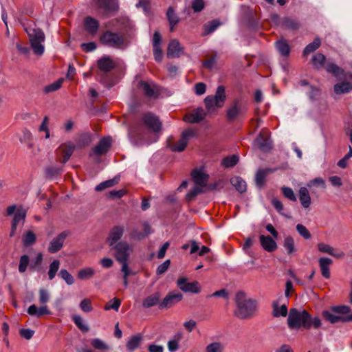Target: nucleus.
Instances as JSON below:
<instances>
[{"label":"nucleus","mask_w":352,"mask_h":352,"mask_svg":"<svg viewBox=\"0 0 352 352\" xmlns=\"http://www.w3.org/2000/svg\"><path fill=\"white\" fill-rule=\"evenodd\" d=\"M288 327L292 329L300 327L309 329L311 327L318 328L321 325L319 318H313L306 310L299 311L295 308L291 309L287 318Z\"/></svg>","instance_id":"1"},{"label":"nucleus","mask_w":352,"mask_h":352,"mask_svg":"<svg viewBox=\"0 0 352 352\" xmlns=\"http://www.w3.org/2000/svg\"><path fill=\"white\" fill-rule=\"evenodd\" d=\"M235 303L236 309L234 311V315L240 319H249L256 311V302L248 298L243 292H238L236 294Z\"/></svg>","instance_id":"2"},{"label":"nucleus","mask_w":352,"mask_h":352,"mask_svg":"<svg viewBox=\"0 0 352 352\" xmlns=\"http://www.w3.org/2000/svg\"><path fill=\"white\" fill-rule=\"evenodd\" d=\"M331 74L340 80L333 87L336 94H344L352 91L351 74L344 73L342 69L333 63H331Z\"/></svg>","instance_id":"3"},{"label":"nucleus","mask_w":352,"mask_h":352,"mask_svg":"<svg viewBox=\"0 0 352 352\" xmlns=\"http://www.w3.org/2000/svg\"><path fill=\"white\" fill-rule=\"evenodd\" d=\"M226 95L225 87L222 85L217 87L214 95L207 96L204 104L208 113H214L218 109L221 108L226 101Z\"/></svg>","instance_id":"4"},{"label":"nucleus","mask_w":352,"mask_h":352,"mask_svg":"<svg viewBox=\"0 0 352 352\" xmlns=\"http://www.w3.org/2000/svg\"><path fill=\"white\" fill-rule=\"evenodd\" d=\"M100 42L104 45L120 49L124 45L125 38L123 34L106 30L100 35Z\"/></svg>","instance_id":"5"},{"label":"nucleus","mask_w":352,"mask_h":352,"mask_svg":"<svg viewBox=\"0 0 352 352\" xmlns=\"http://www.w3.org/2000/svg\"><path fill=\"white\" fill-rule=\"evenodd\" d=\"M113 251V255L119 263L127 262L133 248L126 241H120L117 245L110 247Z\"/></svg>","instance_id":"6"},{"label":"nucleus","mask_w":352,"mask_h":352,"mask_svg":"<svg viewBox=\"0 0 352 352\" xmlns=\"http://www.w3.org/2000/svg\"><path fill=\"white\" fill-rule=\"evenodd\" d=\"M246 111V105L240 100H234L226 111L227 120L229 122H233L243 117Z\"/></svg>","instance_id":"7"},{"label":"nucleus","mask_w":352,"mask_h":352,"mask_svg":"<svg viewBox=\"0 0 352 352\" xmlns=\"http://www.w3.org/2000/svg\"><path fill=\"white\" fill-rule=\"evenodd\" d=\"M349 311V307L346 305L331 307V323L352 321V313Z\"/></svg>","instance_id":"8"},{"label":"nucleus","mask_w":352,"mask_h":352,"mask_svg":"<svg viewBox=\"0 0 352 352\" xmlns=\"http://www.w3.org/2000/svg\"><path fill=\"white\" fill-rule=\"evenodd\" d=\"M138 89L148 98H157L160 95V90L153 81L140 80L138 85Z\"/></svg>","instance_id":"9"},{"label":"nucleus","mask_w":352,"mask_h":352,"mask_svg":"<svg viewBox=\"0 0 352 352\" xmlns=\"http://www.w3.org/2000/svg\"><path fill=\"white\" fill-rule=\"evenodd\" d=\"M195 135V131L192 129H187L182 132L181 138L176 143L170 145V148L174 152H182L185 150L190 139Z\"/></svg>","instance_id":"10"},{"label":"nucleus","mask_w":352,"mask_h":352,"mask_svg":"<svg viewBox=\"0 0 352 352\" xmlns=\"http://www.w3.org/2000/svg\"><path fill=\"white\" fill-rule=\"evenodd\" d=\"M183 296L181 293L175 291L169 292L159 304L161 309H168L173 307L182 300Z\"/></svg>","instance_id":"11"},{"label":"nucleus","mask_w":352,"mask_h":352,"mask_svg":"<svg viewBox=\"0 0 352 352\" xmlns=\"http://www.w3.org/2000/svg\"><path fill=\"white\" fill-rule=\"evenodd\" d=\"M142 122L153 132L157 133L161 130L162 123L158 118L152 113H146L142 116Z\"/></svg>","instance_id":"12"},{"label":"nucleus","mask_w":352,"mask_h":352,"mask_svg":"<svg viewBox=\"0 0 352 352\" xmlns=\"http://www.w3.org/2000/svg\"><path fill=\"white\" fill-rule=\"evenodd\" d=\"M69 232L68 231H63L60 233L57 236L54 238L49 243L48 252L50 253H56L60 250L63 248L64 242L67 237L69 236Z\"/></svg>","instance_id":"13"},{"label":"nucleus","mask_w":352,"mask_h":352,"mask_svg":"<svg viewBox=\"0 0 352 352\" xmlns=\"http://www.w3.org/2000/svg\"><path fill=\"white\" fill-rule=\"evenodd\" d=\"M177 285L179 289L184 292L198 294L201 290L199 284L197 281L188 283L187 278L185 277L179 278L177 281Z\"/></svg>","instance_id":"14"},{"label":"nucleus","mask_w":352,"mask_h":352,"mask_svg":"<svg viewBox=\"0 0 352 352\" xmlns=\"http://www.w3.org/2000/svg\"><path fill=\"white\" fill-rule=\"evenodd\" d=\"M124 232V227L123 226H116L113 227L109 233L107 241L109 247L117 245L122 237Z\"/></svg>","instance_id":"15"},{"label":"nucleus","mask_w":352,"mask_h":352,"mask_svg":"<svg viewBox=\"0 0 352 352\" xmlns=\"http://www.w3.org/2000/svg\"><path fill=\"white\" fill-rule=\"evenodd\" d=\"M207 113L202 108L199 107L194 109L192 113L186 115L184 119L189 123H197L203 120Z\"/></svg>","instance_id":"16"},{"label":"nucleus","mask_w":352,"mask_h":352,"mask_svg":"<svg viewBox=\"0 0 352 352\" xmlns=\"http://www.w3.org/2000/svg\"><path fill=\"white\" fill-rule=\"evenodd\" d=\"M98 67L103 72L107 73L116 67V63L109 56L104 55L97 61Z\"/></svg>","instance_id":"17"},{"label":"nucleus","mask_w":352,"mask_h":352,"mask_svg":"<svg viewBox=\"0 0 352 352\" xmlns=\"http://www.w3.org/2000/svg\"><path fill=\"white\" fill-rule=\"evenodd\" d=\"M74 149L75 146L71 142L63 144L59 146L57 152L60 153V154L61 155L62 159L60 160V161L63 164H65L70 158Z\"/></svg>","instance_id":"18"},{"label":"nucleus","mask_w":352,"mask_h":352,"mask_svg":"<svg viewBox=\"0 0 352 352\" xmlns=\"http://www.w3.org/2000/svg\"><path fill=\"white\" fill-rule=\"evenodd\" d=\"M193 182L201 187L206 186L209 175L205 173L201 169H194L191 173Z\"/></svg>","instance_id":"19"},{"label":"nucleus","mask_w":352,"mask_h":352,"mask_svg":"<svg viewBox=\"0 0 352 352\" xmlns=\"http://www.w3.org/2000/svg\"><path fill=\"white\" fill-rule=\"evenodd\" d=\"M111 145V138L109 137L103 138L101 139L94 148L93 153L96 155H102L105 154Z\"/></svg>","instance_id":"20"},{"label":"nucleus","mask_w":352,"mask_h":352,"mask_svg":"<svg viewBox=\"0 0 352 352\" xmlns=\"http://www.w3.org/2000/svg\"><path fill=\"white\" fill-rule=\"evenodd\" d=\"M280 25L283 28L291 31H296L301 27L300 22L298 19L290 16L283 18Z\"/></svg>","instance_id":"21"},{"label":"nucleus","mask_w":352,"mask_h":352,"mask_svg":"<svg viewBox=\"0 0 352 352\" xmlns=\"http://www.w3.org/2000/svg\"><path fill=\"white\" fill-rule=\"evenodd\" d=\"M259 241L263 249L268 252H272L277 248L276 242L270 236L261 235Z\"/></svg>","instance_id":"22"},{"label":"nucleus","mask_w":352,"mask_h":352,"mask_svg":"<svg viewBox=\"0 0 352 352\" xmlns=\"http://www.w3.org/2000/svg\"><path fill=\"white\" fill-rule=\"evenodd\" d=\"M84 26L89 34L94 36L98 32L99 21L91 16H87L84 19Z\"/></svg>","instance_id":"23"},{"label":"nucleus","mask_w":352,"mask_h":352,"mask_svg":"<svg viewBox=\"0 0 352 352\" xmlns=\"http://www.w3.org/2000/svg\"><path fill=\"white\" fill-rule=\"evenodd\" d=\"M96 5L106 12L116 11L118 8L117 0H96Z\"/></svg>","instance_id":"24"},{"label":"nucleus","mask_w":352,"mask_h":352,"mask_svg":"<svg viewBox=\"0 0 352 352\" xmlns=\"http://www.w3.org/2000/svg\"><path fill=\"white\" fill-rule=\"evenodd\" d=\"M182 50L179 42L177 39H173L168 46L167 56L168 58L179 57L182 52Z\"/></svg>","instance_id":"25"},{"label":"nucleus","mask_w":352,"mask_h":352,"mask_svg":"<svg viewBox=\"0 0 352 352\" xmlns=\"http://www.w3.org/2000/svg\"><path fill=\"white\" fill-rule=\"evenodd\" d=\"M255 144L258 148L263 152H268L272 148V142L263 133H260L255 140Z\"/></svg>","instance_id":"26"},{"label":"nucleus","mask_w":352,"mask_h":352,"mask_svg":"<svg viewBox=\"0 0 352 352\" xmlns=\"http://www.w3.org/2000/svg\"><path fill=\"white\" fill-rule=\"evenodd\" d=\"M27 312L29 315L36 318H41L44 315H49L51 314L47 306L43 305L41 307H37L35 305H30L28 307Z\"/></svg>","instance_id":"27"},{"label":"nucleus","mask_w":352,"mask_h":352,"mask_svg":"<svg viewBox=\"0 0 352 352\" xmlns=\"http://www.w3.org/2000/svg\"><path fill=\"white\" fill-rule=\"evenodd\" d=\"M160 294L159 292H155L152 295H150L145 298L142 302V306L144 308H149L151 307L155 306L160 303Z\"/></svg>","instance_id":"28"},{"label":"nucleus","mask_w":352,"mask_h":352,"mask_svg":"<svg viewBox=\"0 0 352 352\" xmlns=\"http://www.w3.org/2000/svg\"><path fill=\"white\" fill-rule=\"evenodd\" d=\"M230 183L240 193L245 192L247 190L246 182L240 177L235 176L232 177Z\"/></svg>","instance_id":"29"},{"label":"nucleus","mask_w":352,"mask_h":352,"mask_svg":"<svg viewBox=\"0 0 352 352\" xmlns=\"http://www.w3.org/2000/svg\"><path fill=\"white\" fill-rule=\"evenodd\" d=\"M321 45V41L319 38L316 37L314 38L313 42L308 44L302 52V56H307L310 54L317 50Z\"/></svg>","instance_id":"30"},{"label":"nucleus","mask_w":352,"mask_h":352,"mask_svg":"<svg viewBox=\"0 0 352 352\" xmlns=\"http://www.w3.org/2000/svg\"><path fill=\"white\" fill-rule=\"evenodd\" d=\"M299 199L304 208H308L311 203V197L307 188L301 187L299 190Z\"/></svg>","instance_id":"31"},{"label":"nucleus","mask_w":352,"mask_h":352,"mask_svg":"<svg viewBox=\"0 0 352 352\" xmlns=\"http://www.w3.org/2000/svg\"><path fill=\"white\" fill-rule=\"evenodd\" d=\"M167 19L170 24V31H174V27L176 25L179 19L177 15L175 14L173 7H169L166 12Z\"/></svg>","instance_id":"32"},{"label":"nucleus","mask_w":352,"mask_h":352,"mask_svg":"<svg viewBox=\"0 0 352 352\" xmlns=\"http://www.w3.org/2000/svg\"><path fill=\"white\" fill-rule=\"evenodd\" d=\"M272 315L274 317L286 316L287 315V307L285 305H283L280 307L278 305V302L274 301L272 302Z\"/></svg>","instance_id":"33"},{"label":"nucleus","mask_w":352,"mask_h":352,"mask_svg":"<svg viewBox=\"0 0 352 352\" xmlns=\"http://www.w3.org/2000/svg\"><path fill=\"white\" fill-rule=\"evenodd\" d=\"M119 181H120V177L116 176V177H113V179H109V180H107V181L100 183L98 185H97L95 187V190L99 192V191H102L106 188L113 187V186L118 184Z\"/></svg>","instance_id":"34"},{"label":"nucleus","mask_w":352,"mask_h":352,"mask_svg":"<svg viewBox=\"0 0 352 352\" xmlns=\"http://www.w3.org/2000/svg\"><path fill=\"white\" fill-rule=\"evenodd\" d=\"M28 34L30 42L45 41V36L41 29H32Z\"/></svg>","instance_id":"35"},{"label":"nucleus","mask_w":352,"mask_h":352,"mask_svg":"<svg viewBox=\"0 0 352 352\" xmlns=\"http://www.w3.org/2000/svg\"><path fill=\"white\" fill-rule=\"evenodd\" d=\"M276 47L278 52L283 56H288L290 53V47L285 40L278 41L276 43Z\"/></svg>","instance_id":"36"},{"label":"nucleus","mask_w":352,"mask_h":352,"mask_svg":"<svg viewBox=\"0 0 352 352\" xmlns=\"http://www.w3.org/2000/svg\"><path fill=\"white\" fill-rule=\"evenodd\" d=\"M221 25L219 20H213L208 22L204 25V35H208L214 32Z\"/></svg>","instance_id":"37"},{"label":"nucleus","mask_w":352,"mask_h":352,"mask_svg":"<svg viewBox=\"0 0 352 352\" xmlns=\"http://www.w3.org/2000/svg\"><path fill=\"white\" fill-rule=\"evenodd\" d=\"M224 345L219 341L209 343L205 348L204 352H223Z\"/></svg>","instance_id":"38"},{"label":"nucleus","mask_w":352,"mask_h":352,"mask_svg":"<svg viewBox=\"0 0 352 352\" xmlns=\"http://www.w3.org/2000/svg\"><path fill=\"white\" fill-rule=\"evenodd\" d=\"M325 59L324 55L321 53H317L313 56L311 62L316 69H320L324 67Z\"/></svg>","instance_id":"39"},{"label":"nucleus","mask_w":352,"mask_h":352,"mask_svg":"<svg viewBox=\"0 0 352 352\" xmlns=\"http://www.w3.org/2000/svg\"><path fill=\"white\" fill-rule=\"evenodd\" d=\"M142 339V338L140 335H135L131 337L126 343L127 349L131 351H134L139 346Z\"/></svg>","instance_id":"40"},{"label":"nucleus","mask_w":352,"mask_h":352,"mask_svg":"<svg viewBox=\"0 0 352 352\" xmlns=\"http://www.w3.org/2000/svg\"><path fill=\"white\" fill-rule=\"evenodd\" d=\"M36 241V234L32 231L28 230L27 231L23 239V245L25 247H29L32 245L34 243H35Z\"/></svg>","instance_id":"41"},{"label":"nucleus","mask_w":352,"mask_h":352,"mask_svg":"<svg viewBox=\"0 0 352 352\" xmlns=\"http://www.w3.org/2000/svg\"><path fill=\"white\" fill-rule=\"evenodd\" d=\"M60 267V261L58 259H54L49 266V270L47 272L49 280H52L54 278L57 272Z\"/></svg>","instance_id":"42"},{"label":"nucleus","mask_w":352,"mask_h":352,"mask_svg":"<svg viewBox=\"0 0 352 352\" xmlns=\"http://www.w3.org/2000/svg\"><path fill=\"white\" fill-rule=\"evenodd\" d=\"M43 259V257L42 253H38L35 258L30 263V270L32 271L40 270Z\"/></svg>","instance_id":"43"},{"label":"nucleus","mask_w":352,"mask_h":352,"mask_svg":"<svg viewBox=\"0 0 352 352\" xmlns=\"http://www.w3.org/2000/svg\"><path fill=\"white\" fill-rule=\"evenodd\" d=\"M319 262L322 276L328 278L330 276L329 272L330 259L328 258H321Z\"/></svg>","instance_id":"44"},{"label":"nucleus","mask_w":352,"mask_h":352,"mask_svg":"<svg viewBox=\"0 0 352 352\" xmlns=\"http://www.w3.org/2000/svg\"><path fill=\"white\" fill-rule=\"evenodd\" d=\"M92 141V135L91 133H83L79 136L77 140V146L83 147L89 145Z\"/></svg>","instance_id":"45"},{"label":"nucleus","mask_w":352,"mask_h":352,"mask_svg":"<svg viewBox=\"0 0 352 352\" xmlns=\"http://www.w3.org/2000/svg\"><path fill=\"white\" fill-rule=\"evenodd\" d=\"M63 82V79L59 78L56 81L46 85L43 89L44 92L45 94H48L59 89L62 86Z\"/></svg>","instance_id":"46"},{"label":"nucleus","mask_w":352,"mask_h":352,"mask_svg":"<svg viewBox=\"0 0 352 352\" xmlns=\"http://www.w3.org/2000/svg\"><path fill=\"white\" fill-rule=\"evenodd\" d=\"M283 247L287 250L288 254H292L296 252L294 241L290 236H287L284 239Z\"/></svg>","instance_id":"47"},{"label":"nucleus","mask_w":352,"mask_h":352,"mask_svg":"<svg viewBox=\"0 0 352 352\" xmlns=\"http://www.w3.org/2000/svg\"><path fill=\"white\" fill-rule=\"evenodd\" d=\"M91 346L97 350L107 351L110 349L109 346L99 338H94L91 340Z\"/></svg>","instance_id":"48"},{"label":"nucleus","mask_w":352,"mask_h":352,"mask_svg":"<svg viewBox=\"0 0 352 352\" xmlns=\"http://www.w3.org/2000/svg\"><path fill=\"white\" fill-rule=\"evenodd\" d=\"M63 172V168L58 166H49L45 169L46 177L52 179Z\"/></svg>","instance_id":"49"},{"label":"nucleus","mask_w":352,"mask_h":352,"mask_svg":"<svg viewBox=\"0 0 352 352\" xmlns=\"http://www.w3.org/2000/svg\"><path fill=\"white\" fill-rule=\"evenodd\" d=\"M95 274V271L91 267H86L82 269L78 272V277L79 279L85 280L89 278H91Z\"/></svg>","instance_id":"50"},{"label":"nucleus","mask_w":352,"mask_h":352,"mask_svg":"<svg viewBox=\"0 0 352 352\" xmlns=\"http://www.w3.org/2000/svg\"><path fill=\"white\" fill-rule=\"evenodd\" d=\"M267 172V170L263 169H260L256 172L255 176V182L256 186H258L260 188L263 186Z\"/></svg>","instance_id":"51"},{"label":"nucleus","mask_w":352,"mask_h":352,"mask_svg":"<svg viewBox=\"0 0 352 352\" xmlns=\"http://www.w3.org/2000/svg\"><path fill=\"white\" fill-rule=\"evenodd\" d=\"M239 162V157L236 155H233L229 157H225L222 160V165L226 168L233 167Z\"/></svg>","instance_id":"52"},{"label":"nucleus","mask_w":352,"mask_h":352,"mask_svg":"<svg viewBox=\"0 0 352 352\" xmlns=\"http://www.w3.org/2000/svg\"><path fill=\"white\" fill-rule=\"evenodd\" d=\"M73 321L75 324L83 332H87L89 331V327L85 323L82 318L78 315H74L72 317Z\"/></svg>","instance_id":"53"},{"label":"nucleus","mask_w":352,"mask_h":352,"mask_svg":"<svg viewBox=\"0 0 352 352\" xmlns=\"http://www.w3.org/2000/svg\"><path fill=\"white\" fill-rule=\"evenodd\" d=\"M181 339V334H177L175 338L168 342L167 346L170 352H175L179 349V341Z\"/></svg>","instance_id":"54"},{"label":"nucleus","mask_w":352,"mask_h":352,"mask_svg":"<svg viewBox=\"0 0 352 352\" xmlns=\"http://www.w3.org/2000/svg\"><path fill=\"white\" fill-rule=\"evenodd\" d=\"M58 276L69 285H71L74 283V278L73 276L70 274L69 272L65 269L60 270Z\"/></svg>","instance_id":"55"},{"label":"nucleus","mask_w":352,"mask_h":352,"mask_svg":"<svg viewBox=\"0 0 352 352\" xmlns=\"http://www.w3.org/2000/svg\"><path fill=\"white\" fill-rule=\"evenodd\" d=\"M121 305V300L117 298H114L112 300H109L106 305L104 306L105 310L113 309L116 311H118L119 307Z\"/></svg>","instance_id":"56"},{"label":"nucleus","mask_w":352,"mask_h":352,"mask_svg":"<svg viewBox=\"0 0 352 352\" xmlns=\"http://www.w3.org/2000/svg\"><path fill=\"white\" fill-rule=\"evenodd\" d=\"M43 42L44 41L30 42L31 47L35 54L41 56L44 53L45 47L43 45Z\"/></svg>","instance_id":"57"},{"label":"nucleus","mask_w":352,"mask_h":352,"mask_svg":"<svg viewBox=\"0 0 352 352\" xmlns=\"http://www.w3.org/2000/svg\"><path fill=\"white\" fill-rule=\"evenodd\" d=\"M30 263V258L28 255H23L20 258L19 271L20 273H24Z\"/></svg>","instance_id":"58"},{"label":"nucleus","mask_w":352,"mask_h":352,"mask_svg":"<svg viewBox=\"0 0 352 352\" xmlns=\"http://www.w3.org/2000/svg\"><path fill=\"white\" fill-rule=\"evenodd\" d=\"M26 216V212L23 210H18L14 214L12 223L15 224H19L21 221H24Z\"/></svg>","instance_id":"59"},{"label":"nucleus","mask_w":352,"mask_h":352,"mask_svg":"<svg viewBox=\"0 0 352 352\" xmlns=\"http://www.w3.org/2000/svg\"><path fill=\"white\" fill-rule=\"evenodd\" d=\"M80 307L84 312L88 313L92 311L91 301L89 298L83 299L80 303Z\"/></svg>","instance_id":"60"},{"label":"nucleus","mask_w":352,"mask_h":352,"mask_svg":"<svg viewBox=\"0 0 352 352\" xmlns=\"http://www.w3.org/2000/svg\"><path fill=\"white\" fill-rule=\"evenodd\" d=\"M39 302L41 305L46 304L50 300V294L47 290L41 288L38 291Z\"/></svg>","instance_id":"61"},{"label":"nucleus","mask_w":352,"mask_h":352,"mask_svg":"<svg viewBox=\"0 0 352 352\" xmlns=\"http://www.w3.org/2000/svg\"><path fill=\"white\" fill-rule=\"evenodd\" d=\"M126 191L124 189H121L119 190H111L108 192L107 197L111 199H120L122 197Z\"/></svg>","instance_id":"62"},{"label":"nucleus","mask_w":352,"mask_h":352,"mask_svg":"<svg viewBox=\"0 0 352 352\" xmlns=\"http://www.w3.org/2000/svg\"><path fill=\"white\" fill-rule=\"evenodd\" d=\"M296 230L300 235H301L304 239H309L311 238V234L309 231L303 225L298 224L296 226Z\"/></svg>","instance_id":"63"},{"label":"nucleus","mask_w":352,"mask_h":352,"mask_svg":"<svg viewBox=\"0 0 352 352\" xmlns=\"http://www.w3.org/2000/svg\"><path fill=\"white\" fill-rule=\"evenodd\" d=\"M170 264V261L169 259L166 260L164 263H162L157 267V268L156 270V274L157 275H162V274H164L168 269Z\"/></svg>","instance_id":"64"}]
</instances>
